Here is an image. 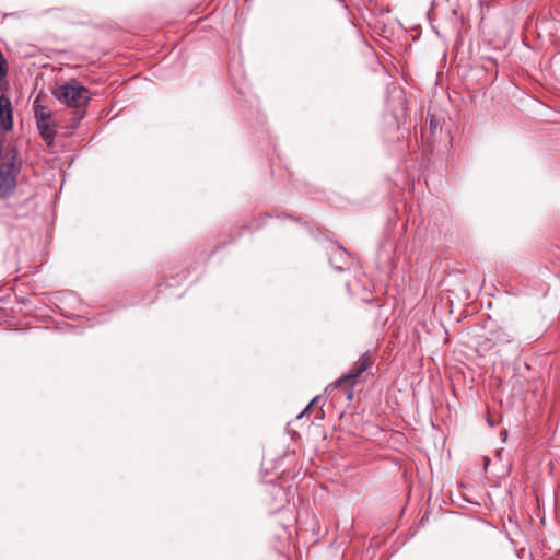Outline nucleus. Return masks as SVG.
I'll list each match as a JSON object with an SVG mask.
<instances>
[{
	"mask_svg": "<svg viewBox=\"0 0 560 560\" xmlns=\"http://www.w3.org/2000/svg\"><path fill=\"white\" fill-rule=\"evenodd\" d=\"M21 164L16 149L8 148L4 162L0 164V198L8 197L14 190Z\"/></svg>",
	"mask_w": 560,
	"mask_h": 560,
	"instance_id": "obj_1",
	"label": "nucleus"
},
{
	"mask_svg": "<svg viewBox=\"0 0 560 560\" xmlns=\"http://www.w3.org/2000/svg\"><path fill=\"white\" fill-rule=\"evenodd\" d=\"M13 126V112L9 97L5 95L0 96V127L9 131Z\"/></svg>",
	"mask_w": 560,
	"mask_h": 560,
	"instance_id": "obj_5",
	"label": "nucleus"
},
{
	"mask_svg": "<svg viewBox=\"0 0 560 560\" xmlns=\"http://www.w3.org/2000/svg\"><path fill=\"white\" fill-rule=\"evenodd\" d=\"M337 254L341 256V255H343V254H345V250H343V249H339V250L337 252Z\"/></svg>",
	"mask_w": 560,
	"mask_h": 560,
	"instance_id": "obj_10",
	"label": "nucleus"
},
{
	"mask_svg": "<svg viewBox=\"0 0 560 560\" xmlns=\"http://www.w3.org/2000/svg\"><path fill=\"white\" fill-rule=\"evenodd\" d=\"M52 94L62 104L75 108L86 107L91 98L90 91L75 80L57 86Z\"/></svg>",
	"mask_w": 560,
	"mask_h": 560,
	"instance_id": "obj_2",
	"label": "nucleus"
},
{
	"mask_svg": "<svg viewBox=\"0 0 560 560\" xmlns=\"http://www.w3.org/2000/svg\"><path fill=\"white\" fill-rule=\"evenodd\" d=\"M347 287L353 296H357L363 302L371 301L370 295L372 294L373 284L366 275L361 273L360 276L355 277L347 283Z\"/></svg>",
	"mask_w": 560,
	"mask_h": 560,
	"instance_id": "obj_4",
	"label": "nucleus"
},
{
	"mask_svg": "<svg viewBox=\"0 0 560 560\" xmlns=\"http://www.w3.org/2000/svg\"><path fill=\"white\" fill-rule=\"evenodd\" d=\"M430 126H431V128H434V127H435V125H434V119H433V118H432V119H431V121H430Z\"/></svg>",
	"mask_w": 560,
	"mask_h": 560,
	"instance_id": "obj_9",
	"label": "nucleus"
},
{
	"mask_svg": "<svg viewBox=\"0 0 560 560\" xmlns=\"http://www.w3.org/2000/svg\"><path fill=\"white\" fill-rule=\"evenodd\" d=\"M374 363V359L369 351L361 354L358 361L353 363L348 373L343 374L332 384L335 387H342L347 398L351 400L353 398V387L358 377H360L366 370H369Z\"/></svg>",
	"mask_w": 560,
	"mask_h": 560,
	"instance_id": "obj_3",
	"label": "nucleus"
},
{
	"mask_svg": "<svg viewBox=\"0 0 560 560\" xmlns=\"http://www.w3.org/2000/svg\"><path fill=\"white\" fill-rule=\"evenodd\" d=\"M34 114L37 124L48 121L51 117V110L47 106L40 105L37 102L34 103Z\"/></svg>",
	"mask_w": 560,
	"mask_h": 560,
	"instance_id": "obj_6",
	"label": "nucleus"
},
{
	"mask_svg": "<svg viewBox=\"0 0 560 560\" xmlns=\"http://www.w3.org/2000/svg\"><path fill=\"white\" fill-rule=\"evenodd\" d=\"M318 400V397H315L306 407L305 409L302 411L301 415H299L298 418H301L303 417L305 413H307L310 411V409L317 402Z\"/></svg>",
	"mask_w": 560,
	"mask_h": 560,
	"instance_id": "obj_8",
	"label": "nucleus"
},
{
	"mask_svg": "<svg viewBox=\"0 0 560 560\" xmlns=\"http://www.w3.org/2000/svg\"><path fill=\"white\" fill-rule=\"evenodd\" d=\"M37 126H38L42 137L46 141H51L54 139L55 130H54L52 126L49 124V120L42 121L40 124H37Z\"/></svg>",
	"mask_w": 560,
	"mask_h": 560,
	"instance_id": "obj_7",
	"label": "nucleus"
}]
</instances>
